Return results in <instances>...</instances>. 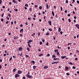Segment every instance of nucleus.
I'll return each mask as SVG.
<instances>
[{
	"label": "nucleus",
	"mask_w": 79,
	"mask_h": 79,
	"mask_svg": "<svg viewBox=\"0 0 79 79\" xmlns=\"http://www.w3.org/2000/svg\"><path fill=\"white\" fill-rule=\"evenodd\" d=\"M18 74H21L22 73V72L20 70H19L18 71Z\"/></svg>",
	"instance_id": "nucleus-5"
},
{
	"label": "nucleus",
	"mask_w": 79,
	"mask_h": 79,
	"mask_svg": "<svg viewBox=\"0 0 79 79\" xmlns=\"http://www.w3.org/2000/svg\"><path fill=\"white\" fill-rule=\"evenodd\" d=\"M65 69H66V70H68V67H66Z\"/></svg>",
	"instance_id": "nucleus-22"
},
{
	"label": "nucleus",
	"mask_w": 79,
	"mask_h": 79,
	"mask_svg": "<svg viewBox=\"0 0 79 79\" xmlns=\"http://www.w3.org/2000/svg\"><path fill=\"white\" fill-rule=\"evenodd\" d=\"M25 24H26V25H27V24H27V22H26Z\"/></svg>",
	"instance_id": "nucleus-58"
},
{
	"label": "nucleus",
	"mask_w": 79,
	"mask_h": 79,
	"mask_svg": "<svg viewBox=\"0 0 79 79\" xmlns=\"http://www.w3.org/2000/svg\"><path fill=\"white\" fill-rule=\"evenodd\" d=\"M44 69H47V68H48V66H45L43 68Z\"/></svg>",
	"instance_id": "nucleus-10"
},
{
	"label": "nucleus",
	"mask_w": 79,
	"mask_h": 79,
	"mask_svg": "<svg viewBox=\"0 0 79 79\" xmlns=\"http://www.w3.org/2000/svg\"><path fill=\"white\" fill-rule=\"evenodd\" d=\"M61 58L62 59H64V58H66V56H61Z\"/></svg>",
	"instance_id": "nucleus-4"
},
{
	"label": "nucleus",
	"mask_w": 79,
	"mask_h": 79,
	"mask_svg": "<svg viewBox=\"0 0 79 79\" xmlns=\"http://www.w3.org/2000/svg\"><path fill=\"white\" fill-rule=\"evenodd\" d=\"M13 58H16V56H13Z\"/></svg>",
	"instance_id": "nucleus-50"
},
{
	"label": "nucleus",
	"mask_w": 79,
	"mask_h": 79,
	"mask_svg": "<svg viewBox=\"0 0 79 79\" xmlns=\"http://www.w3.org/2000/svg\"><path fill=\"white\" fill-rule=\"evenodd\" d=\"M48 34H49V33H48H48H47L46 34V35H48Z\"/></svg>",
	"instance_id": "nucleus-37"
},
{
	"label": "nucleus",
	"mask_w": 79,
	"mask_h": 79,
	"mask_svg": "<svg viewBox=\"0 0 79 79\" xmlns=\"http://www.w3.org/2000/svg\"><path fill=\"white\" fill-rule=\"evenodd\" d=\"M33 68L34 69H35V68H36V66H33Z\"/></svg>",
	"instance_id": "nucleus-11"
},
{
	"label": "nucleus",
	"mask_w": 79,
	"mask_h": 79,
	"mask_svg": "<svg viewBox=\"0 0 79 79\" xmlns=\"http://www.w3.org/2000/svg\"><path fill=\"white\" fill-rule=\"evenodd\" d=\"M19 76V75H18V74H16L15 75V77H18Z\"/></svg>",
	"instance_id": "nucleus-2"
},
{
	"label": "nucleus",
	"mask_w": 79,
	"mask_h": 79,
	"mask_svg": "<svg viewBox=\"0 0 79 79\" xmlns=\"http://www.w3.org/2000/svg\"><path fill=\"white\" fill-rule=\"evenodd\" d=\"M0 68L2 69V65H0Z\"/></svg>",
	"instance_id": "nucleus-64"
},
{
	"label": "nucleus",
	"mask_w": 79,
	"mask_h": 79,
	"mask_svg": "<svg viewBox=\"0 0 79 79\" xmlns=\"http://www.w3.org/2000/svg\"><path fill=\"white\" fill-rule=\"evenodd\" d=\"M42 42H43L44 43V42H45V40H42Z\"/></svg>",
	"instance_id": "nucleus-45"
},
{
	"label": "nucleus",
	"mask_w": 79,
	"mask_h": 79,
	"mask_svg": "<svg viewBox=\"0 0 79 79\" xmlns=\"http://www.w3.org/2000/svg\"><path fill=\"white\" fill-rule=\"evenodd\" d=\"M42 8V7L41 6H40L39 7V9H40V10H41Z\"/></svg>",
	"instance_id": "nucleus-23"
},
{
	"label": "nucleus",
	"mask_w": 79,
	"mask_h": 79,
	"mask_svg": "<svg viewBox=\"0 0 79 79\" xmlns=\"http://www.w3.org/2000/svg\"><path fill=\"white\" fill-rule=\"evenodd\" d=\"M1 21H2V22H3V19H1Z\"/></svg>",
	"instance_id": "nucleus-55"
},
{
	"label": "nucleus",
	"mask_w": 79,
	"mask_h": 79,
	"mask_svg": "<svg viewBox=\"0 0 79 79\" xmlns=\"http://www.w3.org/2000/svg\"><path fill=\"white\" fill-rule=\"evenodd\" d=\"M48 42L47 43V44H46V45H47V46H48Z\"/></svg>",
	"instance_id": "nucleus-54"
},
{
	"label": "nucleus",
	"mask_w": 79,
	"mask_h": 79,
	"mask_svg": "<svg viewBox=\"0 0 79 79\" xmlns=\"http://www.w3.org/2000/svg\"><path fill=\"white\" fill-rule=\"evenodd\" d=\"M58 59H59L58 58H54L53 59L54 60H57Z\"/></svg>",
	"instance_id": "nucleus-12"
},
{
	"label": "nucleus",
	"mask_w": 79,
	"mask_h": 79,
	"mask_svg": "<svg viewBox=\"0 0 79 79\" xmlns=\"http://www.w3.org/2000/svg\"><path fill=\"white\" fill-rule=\"evenodd\" d=\"M58 63H59V62H58V61H57V62H54V64H55Z\"/></svg>",
	"instance_id": "nucleus-15"
},
{
	"label": "nucleus",
	"mask_w": 79,
	"mask_h": 79,
	"mask_svg": "<svg viewBox=\"0 0 79 79\" xmlns=\"http://www.w3.org/2000/svg\"><path fill=\"white\" fill-rule=\"evenodd\" d=\"M60 33L61 34H63V32L61 31L60 32Z\"/></svg>",
	"instance_id": "nucleus-60"
},
{
	"label": "nucleus",
	"mask_w": 79,
	"mask_h": 79,
	"mask_svg": "<svg viewBox=\"0 0 79 79\" xmlns=\"http://www.w3.org/2000/svg\"><path fill=\"white\" fill-rule=\"evenodd\" d=\"M32 62L33 63V64H35V61H34L33 60L32 61Z\"/></svg>",
	"instance_id": "nucleus-29"
},
{
	"label": "nucleus",
	"mask_w": 79,
	"mask_h": 79,
	"mask_svg": "<svg viewBox=\"0 0 79 79\" xmlns=\"http://www.w3.org/2000/svg\"><path fill=\"white\" fill-rule=\"evenodd\" d=\"M26 76L27 77H28V78H30L32 77L29 74H27L26 75Z\"/></svg>",
	"instance_id": "nucleus-1"
},
{
	"label": "nucleus",
	"mask_w": 79,
	"mask_h": 79,
	"mask_svg": "<svg viewBox=\"0 0 79 79\" xmlns=\"http://www.w3.org/2000/svg\"><path fill=\"white\" fill-rule=\"evenodd\" d=\"M47 56H50V54H48L47 55Z\"/></svg>",
	"instance_id": "nucleus-40"
},
{
	"label": "nucleus",
	"mask_w": 79,
	"mask_h": 79,
	"mask_svg": "<svg viewBox=\"0 0 79 79\" xmlns=\"http://www.w3.org/2000/svg\"><path fill=\"white\" fill-rule=\"evenodd\" d=\"M43 55V54H41L39 55V56H42Z\"/></svg>",
	"instance_id": "nucleus-25"
},
{
	"label": "nucleus",
	"mask_w": 79,
	"mask_h": 79,
	"mask_svg": "<svg viewBox=\"0 0 79 79\" xmlns=\"http://www.w3.org/2000/svg\"><path fill=\"white\" fill-rule=\"evenodd\" d=\"M8 16L9 17H11V16H10V14H9L8 15Z\"/></svg>",
	"instance_id": "nucleus-41"
},
{
	"label": "nucleus",
	"mask_w": 79,
	"mask_h": 79,
	"mask_svg": "<svg viewBox=\"0 0 79 79\" xmlns=\"http://www.w3.org/2000/svg\"><path fill=\"white\" fill-rule=\"evenodd\" d=\"M77 3L79 4V1H77Z\"/></svg>",
	"instance_id": "nucleus-59"
},
{
	"label": "nucleus",
	"mask_w": 79,
	"mask_h": 79,
	"mask_svg": "<svg viewBox=\"0 0 79 79\" xmlns=\"http://www.w3.org/2000/svg\"><path fill=\"white\" fill-rule=\"evenodd\" d=\"M52 57L53 58H56V56H55V55H53L52 56Z\"/></svg>",
	"instance_id": "nucleus-9"
},
{
	"label": "nucleus",
	"mask_w": 79,
	"mask_h": 79,
	"mask_svg": "<svg viewBox=\"0 0 79 79\" xmlns=\"http://www.w3.org/2000/svg\"><path fill=\"white\" fill-rule=\"evenodd\" d=\"M4 15V13L2 14V17H3V15Z\"/></svg>",
	"instance_id": "nucleus-47"
},
{
	"label": "nucleus",
	"mask_w": 79,
	"mask_h": 79,
	"mask_svg": "<svg viewBox=\"0 0 79 79\" xmlns=\"http://www.w3.org/2000/svg\"><path fill=\"white\" fill-rule=\"evenodd\" d=\"M61 31V28H59L58 29V32H60Z\"/></svg>",
	"instance_id": "nucleus-14"
},
{
	"label": "nucleus",
	"mask_w": 79,
	"mask_h": 79,
	"mask_svg": "<svg viewBox=\"0 0 79 79\" xmlns=\"http://www.w3.org/2000/svg\"><path fill=\"white\" fill-rule=\"evenodd\" d=\"M66 75H67V76H69V73H67Z\"/></svg>",
	"instance_id": "nucleus-39"
},
{
	"label": "nucleus",
	"mask_w": 79,
	"mask_h": 79,
	"mask_svg": "<svg viewBox=\"0 0 79 79\" xmlns=\"http://www.w3.org/2000/svg\"><path fill=\"white\" fill-rule=\"evenodd\" d=\"M29 42H30L31 43V42H32V40H29Z\"/></svg>",
	"instance_id": "nucleus-34"
},
{
	"label": "nucleus",
	"mask_w": 79,
	"mask_h": 79,
	"mask_svg": "<svg viewBox=\"0 0 79 79\" xmlns=\"http://www.w3.org/2000/svg\"><path fill=\"white\" fill-rule=\"evenodd\" d=\"M73 69H76V67L74 66H73Z\"/></svg>",
	"instance_id": "nucleus-35"
},
{
	"label": "nucleus",
	"mask_w": 79,
	"mask_h": 79,
	"mask_svg": "<svg viewBox=\"0 0 79 79\" xmlns=\"http://www.w3.org/2000/svg\"><path fill=\"white\" fill-rule=\"evenodd\" d=\"M19 36L17 35L16 37L14 38V39H19Z\"/></svg>",
	"instance_id": "nucleus-3"
},
{
	"label": "nucleus",
	"mask_w": 79,
	"mask_h": 79,
	"mask_svg": "<svg viewBox=\"0 0 79 79\" xmlns=\"http://www.w3.org/2000/svg\"><path fill=\"white\" fill-rule=\"evenodd\" d=\"M12 2H13V3H15V0H13Z\"/></svg>",
	"instance_id": "nucleus-42"
},
{
	"label": "nucleus",
	"mask_w": 79,
	"mask_h": 79,
	"mask_svg": "<svg viewBox=\"0 0 79 79\" xmlns=\"http://www.w3.org/2000/svg\"><path fill=\"white\" fill-rule=\"evenodd\" d=\"M75 60L76 61H77V60H78L77 58H75Z\"/></svg>",
	"instance_id": "nucleus-38"
},
{
	"label": "nucleus",
	"mask_w": 79,
	"mask_h": 79,
	"mask_svg": "<svg viewBox=\"0 0 79 79\" xmlns=\"http://www.w3.org/2000/svg\"><path fill=\"white\" fill-rule=\"evenodd\" d=\"M66 3H68V0H66Z\"/></svg>",
	"instance_id": "nucleus-32"
},
{
	"label": "nucleus",
	"mask_w": 79,
	"mask_h": 79,
	"mask_svg": "<svg viewBox=\"0 0 79 79\" xmlns=\"http://www.w3.org/2000/svg\"><path fill=\"white\" fill-rule=\"evenodd\" d=\"M23 28H22L20 31V33H21V32H23Z\"/></svg>",
	"instance_id": "nucleus-6"
},
{
	"label": "nucleus",
	"mask_w": 79,
	"mask_h": 79,
	"mask_svg": "<svg viewBox=\"0 0 79 79\" xmlns=\"http://www.w3.org/2000/svg\"><path fill=\"white\" fill-rule=\"evenodd\" d=\"M31 10H32V8H30L29 10V11H31Z\"/></svg>",
	"instance_id": "nucleus-51"
},
{
	"label": "nucleus",
	"mask_w": 79,
	"mask_h": 79,
	"mask_svg": "<svg viewBox=\"0 0 79 79\" xmlns=\"http://www.w3.org/2000/svg\"><path fill=\"white\" fill-rule=\"evenodd\" d=\"M48 30H49V31H52V29L50 28H49L48 29Z\"/></svg>",
	"instance_id": "nucleus-26"
},
{
	"label": "nucleus",
	"mask_w": 79,
	"mask_h": 79,
	"mask_svg": "<svg viewBox=\"0 0 79 79\" xmlns=\"http://www.w3.org/2000/svg\"><path fill=\"white\" fill-rule=\"evenodd\" d=\"M74 19H76L77 18H76V16H74Z\"/></svg>",
	"instance_id": "nucleus-62"
},
{
	"label": "nucleus",
	"mask_w": 79,
	"mask_h": 79,
	"mask_svg": "<svg viewBox=\"0 0 79 79\" xmlns=\"http://www.w3.org/2000/svg\"><path fill=\"white\" fill-rule=\"evenodd\" d=\"M28 47L30 48H31V45H30V44H28Z\"/></svg>",
	"instance_id": "nucleus-24"
},
{
	"label": "nucleus",
	"mask_w": 79,
	"mask_h": 79,
	"mask_svg": "<svg viewBox=\"0 0 79 79\" xmlns=\"http://www.w3.org/2000/svg\"><path fill=\"white\" fill-rule=\"evenodd\" d=\"M6 54H4V56H6Z\"/></svg>",
	"instance_id": "nucleus-63"
},
{
	"label": "nucleus",
	"mask_w": 79,
	"mask_h": 79,
	"mask_svg": "<svg viewBox=\"0 0 79 79\" xmlns=\"http://www.w3.org/2000/svg\"><path fill=\"white\" fill-rule=\"evenodd\" d=\"M46 6H47V9H48V4H47Z\"/></svg>",
	"instance_id": "nucleus-18"
},
{
	"label": "nucleus",
	"mask_w": 79,
	"mask_h": 79,
	"mask_svg": "<svg viewBox=\"0 0 79 79\" xmlns=\"http://www.w3.org/2000/svg\"><path fill=\"white\" fill-rule=\"evenodd\" d=\"M52 13L53 16H55V14H54V12L53 11L52 12Z\"/></svg>",
	"instance_id": "nucleus-19"
},
{
	"label": "nucleus",
	"mask_w": 79,
	"mask_h": 79,
	"mask_svg": "<svg viewBox=\"0 0 79 79\" xmlns=\"http://www.w3.org/2000/svg\"><path fill=\"white\" fill-rule=\"evenodd\" d=\"M38 36H39L40 35V33L38 32Z\"/></svg>",
	"instance_id": "nucleus-56"
},
{
	"label": "nucleus",
	"mask_w": 79,
	"mask_h": 79,
	"mask_svg": "<svg viewBox=\"0 0 79 79\" xmlns=\"http://www.w3.org/2000/svg\"><path fill=\"white\" fill-rule=\"evenodd\" d=\"M20 27H23V24H21L20 25Z\"/></svg>",
	"instance_id": "nucleus-57"
},
{
	"label": "nucleus",
	"mask_w": 79,
	"mask_h": 79,
	"mask_svg": "<svg viewBox=\"0 0 79 79\" xmlns=\"http://www.w3.org/2000/svg\"><path fill=\"white\" fill-rule=\"evenodd\" d=\"M57 55H58L59 56H60V53H59V52H58L57 53Z\"/></svg>",
	"instance_id": "nucleus-52"
},
{
	"label": "nucleus",
	"mask_w": 79,
	"mask_h": 79,
	"mask_svg": "<svg viewBox=\"0 0 79 79\" xmlns=\"http://www.w3.org/2000/svg\"><path fill=\"white\" fill-rule=\"evenodd\" d=\"M11 60H12V57H11L9 60L10 61H11Z\"/></svg>",
	"instance_id": "nucleus-27"
},
{
	"label": "nucleus",
	"mask_w": 79,
	"mask_h": 79,
	"mask_svg": "<svg viewBox=\"0 0 79 79\" xmlns=\"http://www.w3.org/2000/svg\"><path fill=\"white\" fill-rule=\"evenodd\" d=\"M2 4V0H0V4Z\"/></svg>",
	"instance_id": "nucleus-49"
},
{
	"label": "nucleus",
	"mask_w": 79,
	"mask_h": 79,
	"mask_svg": "<svg viewBox=\"0 0 79 79\" xmlns=\"http://www.w3.org/2000/svg\"><path fill=\"white\" fill-rule=\"evenodd\" d=\"M25 6H26V7H27V6H28V5H27V4H26L25 5Z\"/></svg>",
	"instance_id": "nucleus-28"
},
{
	"label": "nucleus",
	"mask_w": 79,
	"mask_h": 79,
	"mask_svg": "<svg viewBox=\"0 0 79 79\" xmlns=\"http://www.w3.org/2000/svg\"><path fill=\"white\" fill-rule=\"evenodd\" d=\"M60 9L61 10V11H62L63 10V8H62V7L61 6Z\"/></svg>",
	"instance_id": "nucleus-43"
},
{
	"label": "nucleus",
	"mask_w": 79,
	"mask_h": 79,
	"mask_svg": "<svg viewBox=\"0 0 79 79\" xmlns=\"http://www.w3.org/2000/svg\"><path fill=\"white\" fill-rule=\"evenodd\" d=\"M28 19H29V20H31V18H28Z\"/></svg>",
	"instance_id": "nucleus-48"
},
{
	"label": "nucleus",
	"mask_w": 79,
	"mask_h": 79,
	"mask_svg": "<svg viewBox=\"0 0 79 79\" xmlns=\"http://www.w3.org/2000/svg\"><path fill=\"white\" fill-rule=\"evenodd\" d=\"M76 27H77V28H78V29H79V25L78 24H77L76 25Z\"/></svg>",
	"instance_id": "nucleus-8"
},
{
	"label": "nucleus",
	"mask_w": 79,
	"mask_h": 79,
	"mask_svg": "<svg viewBox=\"0 0 79 79\" xmlns=\"http://www.w3.org/2000/svg\"><path fill=\"white\" fill-rule=\"evenodd\" d=\"M48 23L50 25H52V22L51 21H49L48 22Z\"/></svg>",
	"instance_id": "nucleus-7"
},
{
	"label": "nucleus",
	"mask_w": 79,
	"mask_h": 79,
	"mask_svg": "<svg viewBox=\"0 0 79 79\" xmlns=\"http://www.w3.org/2000/svg\"><path fill=\"white\" fill-rule=\"evenodd\" d=\"M40 45H42V42H40Z\"/></svg>",
	"instance_id": "nucleus-31"
},
{
	"label": "nucleus",
	"mask_w": 79,
	"mask_h": 79,
	"mask_svg": "<svg viewBox=\"0 0 79 79\" xmlns=\"http://www.w3.org/2000/svg\"><path fill=\"white\" fill-rule=\"evenodd\" d=\"M68 21L69 23H71V20H70V19H68Z\"/></svg>",
	"instance_id": "nucleus-30"
},
{
	"label": "nucleus",
	"mask_w": 79,
	"mask_h": 79,
	"mask_svg": "<svg viewBox=\"0 0 79 79\" xmlns=\"http://www.w3.org/2000/svg\"><path fill=\"white\" fill-rule=\"evenodd\" d=\"M27 49L28 50V51H30V49H29V48H27Z\"/></svg>",
	"instance_id": "nucleus-16"
},
{
	"label": "nucleus",
	"mask_w": 79,
	"mask_h": 79,
	"mask_svg": "<svg viewBox=\"0 0 79 79\" xmlns=\"http://www.w3.org/2000/svg\"><path fill=\"white\" fill-rule=\"evenodd\" d=\"M22 48H19V50H22Z\"/></svg>",
	"instance_id": "nucleus-46"
},
{
	"label": "nucleus",
	"mask_w": 79,
	"mask_h": 79,
	"mask_svg": "<svg viewBox=\"0 0 79 79\" xmlns=\"http://www.w3.org/2000/svg\"><path fill=\"white\" fill-rule=\"evenodd\" d=\"M16 71V69H13V72L14 73H15V71Z\"/></svg>",
	"instance_id": "nucleus-13"
},
{
	"label": "nucleus",
	"mask_w": 79,
	"mask_h": 79,
	"mask_svg": "<svg viewBox=\"0 0 79 79\" xmlns=\"http://www.w3.org/2000/svg\"><path fill=\"white\" fill-rule=\"evenodd\" d=\"M69 64H71V65H73V64L72 63V62H70L69 63Z\"/></svg>",
	"instance_id": "nucleus-21"
},
{
	"label": "nucleus",
	"mask_w": 79,
	"mask_h": 79,
	"mask_svg": "<svg viewBox=\"0 0 79 79\" xmlns=\"http://www.w3.org/2000/svg\"><path fill=\"white\" fill-rule=\"evenodd\" d=\"M9 23V21H7L6 22V24H8Z\"/></svg>",
	"instance_id": "nucleus-33"
},
{
	"label": "nucleus",
	"mask_w": 79,
	"mask_h": 79,
	"mask_svg": "<svg viewBox=\"0 0 79 79\" xmlns=\"http://www.w3.org/2000/svg\"><path fill=\"white\" fill-rule=\"evenodd\" d=\"M57 48H60V49H61V48L60 47H59V46H58L57 47Z\"/></svg>",
	"instance_id": "nucleus-44"
},
{
	"label": "nucleus",
	"mask_w": 79,
	"mask_h": 79,
	"mask_svg": "<svg viewBox=\"0 0 79 79\" xmlns=\"http://www.w3.org/2000/svg\"><path fill=\"white\" fill-rule=\"evenodd\" d=\"M68 45H71V43H68Z\"/></svg>",
	"instance_id": "nucleus-53"
},
{
	"label": "nucleus",
	"mask_w": 79,
	"mask_h": 79,
	"mask_svg": "<svg viewBox=\"0 0 79 79\" xmlns=\"http://www.w3.org/2000/svg\"><path fill=\"white\" fill-rule=\"evenodd\" d=\"M26 57L27 58H28V57H29V56L27 55H26Z\"/></svg>",
	"instance_id": "nucleus-36"
},
{
	"label": "nucleus",
	"mask_w": 79,
	"mask_h": 79,
	"mask_svg": "<svg viewBox=\"0 0 79 79\" xmlns=\"http://www.w3.org/2000/svg\"><path fill=\"white\" fill-rule=\"evenodd\" d=\"M68 50H69V49H70V47H68Z\"/></svg>",
	"instance_id": "nucleus-61"
},
{
	"label": "nucleus",
	"mask_w": 79,
	"mask_h": 79,
	"mask_svg": "<svg viewBox=\"0 0 79 79\" xmlns=\"http://www.w3.org/2000/svg\"><path fill=\"white\" fill-rule=\"evenodd\" d=\"M54 52H58V50H55Z\"/></svg>",
	"instance_id": "nucleus-17"
},
{
	"label": "nucleus",
	"mask_w": 79,
	"mask_h": 79,
	"mask_svg": "<svg viewBox=\"0 0 79 79\" xmlns=\"http://www.w3.org/2000/svg\"><path fill=\"white\" fill-rule=\"evenodd\" d=\"M14 10H15V11H18V9H14Z\"/></svg>",
	"instance_id": "nucleus-20"
}]
</instances>
